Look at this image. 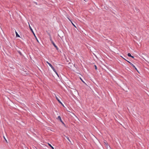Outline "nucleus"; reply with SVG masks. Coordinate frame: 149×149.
Here are the masks:
<instances>
[{
	"mask_svg": "<svg viewBox=\"0 0 149 149\" xmlns=\"http://www.w3.org/2000/svg\"><path fill=\"white\" fill-rule=\"evenodd\" d=\"M47 63L53 69H54V68L53 67V66H52V65L49 63V62L48 61L47 62Z\"/></svg>",
	"mask_w": 149,
	"mask_h": 149,
	"instance_id": "2",
	"label": "nucleus"
},
{
	"mask_svg": "<svg viewBox=\"0 0 149 149\" xmlns=\"http://www.w3.org/2000/svg\"><path fill=\"white\" fill-rule=\"evenodd\" d=\"M57 74V75L58 76V73H57V72H56V73H55Z\"/></svg>",
	"mask_w": 149,
	"mask_h": 149,
	"instance_id": "21",
	"label": "nucleus"
},
{
	"mask_svg": "<svg viewBox=\"0 0 149 149\" xmlns=\"http://www.w3.org/2000/svg\"><path fill=\"white\" fill-rule=\"evenodd\" d=\"M15 33H16V36L17 37H20V36H19L18 34L16 32H15Z\"/></svg>",
	"mask_w": 149,
	"mask_h": 149,
	"instance_id": "7",
	"label": "nucleus"
},
{
	"mask_svg": "<svg viewBox=\"0 0 149 149\" xmlns=\"http://www.w3.org/2000/svg\"><path fill=\"white\" fill-rule=\"evenodd\" d=\"M94 67H95V69L97 70V66L95 65H94Z\"/></svg>",
	"mask_w": 149,
	"mask_h": 149,
	"instance_id": "12",
	"label": "nucleus"
},
{
	"mask_svg": "<svg viewBox=\"0 0 149 149\" xmlns=\"http://www.w3.org/2000/svg\"><path fill=\"white\" fill-rule=\"evenodd\" d=\"M66 138H67V139L70 141V142H71L70 141V139H69L68 137V136H66Z\"/></svg>",
	"mask_w": 149,
	"mask_h": 149,
	"instance_id": "10",
	"label": "nucleus"
},
{
	"mask_svg": "<svg viewBox=\"0 0 149 149\" xmlns=\"http://www.w3.org/2000/svg\"><path fill=\"white\" fill-rule=\"evenodd\" d=\"M124 58V59L125 60H126H126H126V59H125V58Z\"/></svg>",
	"mask_w": 149,
	"mask_h": 149,
	"instance_id": "23",
	"label": "nucleus"
},
{
	"mask_svg": "<svg viewBox=\"0 0 149 149\" xmlns=\"http://www.w3.org/2000/svg\"><path fill=\"white\" fill-rule=\"evenodd\" d=\"M131 57L132 58H134V57L133 56H131Z\"/></svg>",
	"mask_w": 149,
	"mask_h": 149,
	"instance_id": "20",
	"label": "nucleus"
},
{
	"mask_svg": "<svg viewBox=\"0 0 149 149\" xmlns=\"http://www.w3.org/2000/svg\"><path fill=\"white\" fill-rule=\"evenodd\" d=\"M57 119H58L59 120H60V121L62 123V124H63V125L65 126V124H64V123H63V122L61 118V117L60 116H58Z\"/></svg>",
	"mask_w": 149,
	"mask_h": 149,
	"instance_id": "1",
	"label": "nucleus"
},
{
	"mask_svg": "<svg viewBox=\"0 0 149 149\" xmlns=\"http://www.w3.org/2000/svg\"><path fill=\"white\" fill-rule=\"evenodd\" d=\"M3 137L4 139H5V140H6V142L7 143V141L6 140V138H5V137L4 136H3Z\"/></svg>",
	"mask_w": 149,
	"mask_h": 149,
	"instance_id": "15",
	"label": "nucleus"
},
{
	"mask_svg": "<svg viewBox=\"0 0 149 149\" xmlns=\"http://www.w3.org/2000/svg\"><path fill=\"white\" fill-rule=\"evenodd\" d=\"M18 52L20 54V55H21V56L22 55V53L20 51H18Z\"/></svg>",
	"mask_w": 149,
	"mask_h": 149,
	"instance_id": "11",
	"label": "nucleus"
},
{
	"mask_svg": "<svg viewBox=\"0 0 149 149\" xmlns=\"http://www.w3.org/2000/svg\"><path fill=\"white\" fill-rule=\"evenodd\" d=\"M126 61H127L128 63H131L130 62V61H127V60H126Z\"/></svg>",
	"mask_w": 149,
	"mask_h": 149,
	"instance_id": "19",
	"label": "nucleus"
},
{
	"mask_svg": "<svg viewBox=\"0 0 149 149\" xmlns=\"http://www.w3.org/2000/svg\"><path fill=\"white\" fill-rule=\"evenodd\" d=\"M52 43L53 45L56 48V49L58 50V48L57 47L56 45L54 43L53 41L52 42Z\"/></svg>",
	"mask_w": 149,
	"mask_h": 149,
	"instance_id": "3",
	"label": "nucleus"
},
{
	"mask_svg": "<svg viewBox=\"0 0 149 149\" xmlns=\"http://www.w3.org/2000/svg\"><path fill=\"white\" fill-rule=\"evenodd\" d=\"M81 80L82 81V82L84 83V81L81 79Z\"/></svg>",
	"mask_w": 149,
	"mask_h": 149,
	"instance_id": "22",
	"label": "nucleus"
},
{
	"mask_svg": "<svg viewBox=\"0 0 149 149\" xmlns=\"http://www.w3.org/2000/svg\"><path fill=\"white\" fill-rule=\"evenodd\" d=\"M53 71H54V72L55 73H56L57 72L54 68V69H53Z\"/></svg>",
	"mask_w": 149,
	"mask_h": 149,
	"instance_id": "13",
	"label": "nucleus"
},
{
	"mask_svg": "<svg viewBox=\"0 0 149 149\" xmlns=\"http://www.w3.org/2000/svg\"><path fill=\"white\" fill-rule=\"evenodd\" d=\"M33 34H34V36H35V38H36V36L34 33H33Z\"/></svg>",
	"mask_w": 149,
	"mask_h": 149,
	"instance_id": "18",
	"label": "nucleus"
},
{
	"mask_svg": "<svg viewBox=\"0 0 149 149\" xmlns=\"http://www.w3.org/2000/svg\"><path fill=\"white\" fill-rule=\"evenodd\" d=\"M29 27H30V29L31 30V31L32 32L34 33V32L33 30V29H32V28H31V27L30 26H29Z\"/></svg>",
	"mask_w": 149,
	"mask_h": 149,
	"instance_id": "8",
	"label": "nucleus"
},
{
	"mask_svg": "<svg viewBox=\"0 0 149 149\" xmlns=\"http://www.w3.org/2000/svg\"><path fill=\"white\" fill-rule=\"evenodd\" d=\"M72 25H73L75 27V25H74V24H73L72 22Z\"/></svg>",
	"mask_w": 149,
	"mask_h": 149,
	"instance_id": "17",
	"label": "nucleus"
},
{
	"mask_svg": "<svg viewBox=\"0 0 149 149\" xmlns=\"http://www.w3.org/2000/svg\"><path fill=\"white\" fill-rule=\"evenodd\" d=\"M36 38L37 41H38V42H39L37 38L36 37Z\"/></svg>",
	"mask_w": 149,
	"mask_h": 149,
	"instance_id": "16",
	"label": "nucleus"
},
{
	"mask_svg": "<svg viewBox=\"0 0 149 149\" xmlns=\"http://www.w3.org/2000/svg\"><path fill=\"white\" fill-rule=\"evenodd\" d=\"M137 71V70L136 69V68L135 66L133 65L132 63H129Z\"/></svg>",
	"mask_w": 149,
	"mask_h": 149,
	"instance_id": "4",
	"label": "nucleus"
},
{
	"mask_svg": "<svg viewBox=\"0 0 149 149\" xmlns=\"http://www.w3.org/2000/svg\"><path fill=\"white\" fill-rule=\"evenodd\" d=\"M127 55L129 57H131L132 55H131V54L130 53H129L127 54Z\"/></svg>",
	"mask_w": 149,
	"mask_h": 149,
	"instance_id": "9",
	"label": "nucleus"
},
{
	"mask_svg": "<svg viewBox=\"0 0 149 149\" xmlns=\"http://www.w3.org/2000/svg\"><path fill=\"white\" fill-rule=\"evenodd\" d=\"M56 99L60 103H61V104H62L61 102L60 101V100H59V99L58 98V97H57L56 96Z\"/></svg>",
	"mask_w": 149,
	"mask_h": 149,
	"instance_id": "5",
	"label": "nucleus"
},
{
	"mask_svg": "<svg viewBox=\"0 0 149 149\" xmlns=\"http://www.w3.org/2000/svg\"><path fill=\"white\" fill-rule=\"evenodd\" d=\"M48 145L52 149H54V147L50 144L48 143Z\"/></svg>",
	"mask_w": 149,
	"mask_h": 149,
	"instance_id": "6",
	"label": "nucleus"
},
{
	"mask_svg": "<svg viewBox=\"0 0 149 149\" xmlns=\"http://www.w3.org/2000/svg\"><path fill=\"white\" fill-rule=\"evenodd\" d=\"M50 40L51 41V43H52V41H53V40H52L51 38H50Z\"/></svg>",
	"mask_w": 149,
	"mask_h": 149,
	"instance_id": "14",
	"label": "nucleus"
}]
</instances>
